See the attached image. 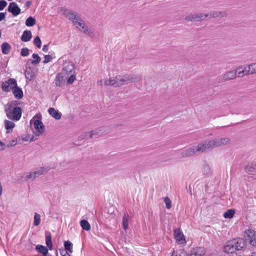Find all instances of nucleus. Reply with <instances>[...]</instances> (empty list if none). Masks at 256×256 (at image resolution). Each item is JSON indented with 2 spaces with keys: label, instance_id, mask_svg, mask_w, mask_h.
Returning a JSON list of instances; mask_svg holds the SVG:
<instances>
[{
  "label": "nucleus",
  "instance_id": "nucleus-1",
  "mask_svg": "<svg viewBox=\"0 0 256 256\" xmlns=\"http://www.w3.org/2000/svg\"><path fill=\"white\" fill-rule=\"evenodd\" d=\"M230 139L228 137L203 141L198 144L197 146H192L189 148L182 150L180 156L182 158H185L195 154L204 153L214 148L227 146L230 143Z\"/></svg>",
  "mask_w": 256,
  "mask_h": 256
},
{
  "label": "nucleus",
  "instance_id": "nucleus-2",
  "mask_svg": "<svg viewBox=\"0 0 256 256\" xmlns=\"http://www.w3.org/2000/svg\"><path fill=\"white\" fill-rule=\"evenodd\" d=\"M246 248V240L242 238H237L228 242L224 247V251L228 254H233Z\"/></svg>",
  "mask_w": 256,
  "mask_h": 256
},
{
  "label": "nucleus",
  "instance_id": "nucleus-3",
  "mask_svg": "<svg viewBox=\"0 0 256 256\" xmlns=\"http://www.w3.org/2000/svg\"><path fill=\"white\" fill-rule=\"evenodd\" d=\"M30 124H34V134L35 136H32L31 140L34 141L38 139L36 136H42L44 134L45 126L42 122V115L40 114H36L30 120Z\"/></svg>",
  "mask_w": 256,
  "mask_h": 256
},
{
  "label": "nucleus",
  "instance_id": "nucleus-4",
  "mask_svg": "<svg viewBox=\"0 0 256 256\" xmlns=\"http://www.w3.org/2000/svg\"><path fill=\"white\" fill-rule=\"evenodd\" d=\"M5 112L6 116L13 120H18L22 116L20 108L14 106L12 103H8L5 106Z\"/></svg>",
  "mask_w": 256,
  "mask_h": 256
},
{
  "label": "nucleus",
  "instance_id": "nucleus-5",
  "mask_svg": "<svg viewBox=\"0 0 256 256\" xmlns=\"http://www.w3.org/2000/svg\"><path fill=\"white\" fill-rule=\"evenodd\" d=\"M118 87L136 81L140 80L142 77L140 76L130 74L116 76Z\"/></svg>",
  "mask_w": 256,
  "mask_h": 256
},
{
  "label": "nucleus",
  "instance_id": "nucleus-6",
  "mask_svg": "<svg viewBox=\"0 0 256 256\" xmlns=\"http://www.w3.org/2000/svg\"><path fill=\"white\" fill-rule=\"evenodd\" d=\"M50 168L48 167H40L34 168L32 171L26 174L25 178L26 180H34L40 176L47 173Z\"/></svg>",
  "mask_w": 256,
  "mask_h": 256
},
{
  "label": "nucleus",
  "instance_id": "nucleus-7",
  "mask_svg": "<svg viewBox=\"0 0 256 256\" xmlns=\"http://www.w3.org/2000/svg\"><path fill=\"white\" fill-rule=\"evenodd\" d=\"M17 82L14 78H10L8 80L5 81L2 83V88L4 92H10L13 90L14 87H16Z\"/></svg>",
  "mask_w": 256,
  "mask_h": 256
},
{
  "label": "nucleus",
  "instance_id": "nucleus-8",
  "mask_svg": "<svg viewBox=\"0 0 256 256\" xmlns=\"http://www.w3.org/2000/svg\"><path fill=\"white\" fill-rule=\"evenodd\" d=\"M74 64L70 62H66L63 64V68L61 74H62L66 77L70 74H74Z\"/></svg>",
  "mask_w": 256,
  "mask_h": 256
},
{
  "label": "nucleus",
  "instance_id": "nucleus-9",
  "mask_svg": "<svg viewBox=\"0 0 256 256\" xmlns=\"http://www.w3.org/2000/svg\"><path fill=\"white\" fill-rule=\"evenodd\" d=\"M250 244L256 247V232L252 229H247L244 231Z\"/></svg>",
  "mask_w": 256,
  "mask_h": 256
},
{
  "label": "nucleus",
  "instance_id": "nucleus-10",
  "mask_svg": "<svg viewBox=\"0 0 256 256\" xmlns=\"http://www.w3.org/2000/svg\"><path fill=\"white\" fill-rule=\"evenodd\" d=\"M61 11L62 14L70 20H74L75 18H78V14L69 9L64 8H61Z\"/></svg>",
  "mask_w": 256,
  "mask_h": 256
},
{
  "label": "nucleus",
  "instance_id": "nucleus-11",
  "mask_svg": "<svg viewBox=\"0 0 256 256\" xmlns=\"http://www.w3.org/2000/svg\"><path fill=\"white\" fill-rule=\"evenodd\" d=\"M228 13L226 11L212 10L208 13L209 20L212 18H223L226 17Z\"/></svg>",
  "mask_w": 256,
  "mask_h": 256
},
{
  "label": "nucleus",
  "instance_id": "nucleus-12",
  "mask_svg": "<svg viewBox=\"0 0 256 256\" xmlns=\"http://www.w3.org/2000/svg\"><path fill=\"white\" fill-rule=\"evenodd\" d=\"M9 12H11L14 16H16L20 14L21 12L20 8L14 2H10L8 8Z\"/></svg>",
  "mask_w": 256,
  "mask_h": 256
},
{
  "label": "nucleus",
  "instance_id": "nucleus-13",
  "mask_svg": "<svg viewBox=\"0 0 256 256\" xmlns=\"http://www.w3.org/2000/svg\"><path fill=\"white\" fill-rule=\"evenodd\" d=\"M205 254V250L204 248H193L190 252L187 254L186 256H202Z\"/></svg>",
  "mask_w": 256,
  "mask_h": 256
},
{
  "label": "nucleus",
  "instance_id": "nucleus-14",
  "mask_svg": "<svg viewBox=\"0 0 256 256\" xmlns=\"http://www.w3.org/2000/svg\"><path fill=\"white\" fill-rule=\"evenodd\" d=\"M67 77L62 74L58 73L55 78V84L56 86L62 87Z\"/></svg>",
  "mask_w": 256,
  "mask_h": 256
},
{
  "label": "nucleus",
  "instance_id": "nucleus-15",
  "mask_svg": "<svg viewBox=\"0 0 256 256\" xmlns=\"http://www.w3.org/2000/svg\"><path fill=\"white\" fill-rule=\"evenodd\" d=\"M174 236L176 241L178 242L180 244L184 242L185 239L184 236L180 229H176L174 230Z\"/></svg>",
  "mask_w": 256,
  "mask_h": 256
},
{
  "label": "nucleus",
  "instance_id": "nucleus-16",
  "mask_svg": "<svg viewBox=\"0 0 256 256\" xmlns=\"http://www.w3.org/2000/svg\"><path fill=\"white\" fill-rule=\"evenodd\" d=\"M236 76V72L234 70H230L226 72L222 76V80L224 81H228L234 80Z\"/></svg>",
  "mask_w": 256,
  "mask_h": 256
},
{
  "label": "nucleus",
  "instance_id": "nucleus-17",
  "mask_svg": "<svg viewBox=\"0 0 256 256\" xmlns=\"http://www.w3.org/2000/svg\"><path fill=\"white\" fill-rule=\"evenodd\" d=\"M104 84L106 86H114L115 87H118V80L116 76L110 78L109 80L105 79L104 80Z\"/></svg>",
  "mask_w": 256,
  "mask_h": 256
},
{
  "label": "nucleus",
  "instance_id": "nucleus-18",
  "mask_svg": "<svg viewBox=\"0 0 256 256\" xmlns=\"http://www.w3.org/2000/svg\"><path fill=\"white\" fill-rule=\"evenodd\" d=\"M246 70L248 69L245 66L238 67L234 70L235 72H236V76L238 78H242L246 74Z\"/></svg>",
  "mask_w": 256,
  "mask_h": 256
},
{
  "label": "nucleus",
  "instance_id": "nucleus-19",
  "mask_svg": "<svg viewBox=\"0 0 256 256\" xmlns=\"http://www.w3.org/2000/svg\"><path fill=\"white\" fill-rule=\"evenodd\" d=\"M246 172L252 174L256 172V162H252L248 164L246 167Z\"/></svg>",
  "mask_w": 256,
  "mask_h": 256
},
{
  "label": "nucleus",
  "instance_id": "nucleus-20",
  "mask_svg": "<svg viewBox=\"0 0 256 256\" xmlns=\"http://www.w3.org/2000/svg\"><path fill=\"white\" fill-rule=\"evenodd\" d=\"M49 114L56 120H58L61 118V114L54 108H50L48 110Z\"/></svg>",
  "mask_w": 256,
  "mask_h": 256
},
{
  "label": "nucleus",
  "instance_id": "nucleus-21",
  "mask_svg": "<svg viewBox=\"0 0 256 256\" xmlns=\"http://www.w3.org/2000/svg\"><path fill=\"white\" fill-rule=\"evenodd\" d=\"M12 90L13 94L16 98L20 99L23 97V92L22 88L17 86Z\"/></svg>",
  "mask_w": 256,
  "mask_h": 256
},
{
  "label": "nucleus",
  "instance_id": "nucleus-22",
  "mask_svg": "<svg viewBox=\"0 0 256 256\" xmlns=\"http://www.w3.org/2000/svg\"><path fill=\"white\" fill-rule=\"evenodd\" d=\"M32 38V32L30 30H25L22 36L21 40L24 42L30 41Z\"/></svg>",
  "mask_w": 256,
  "mask_h": 256
},
{
  "label": "nucleus",
  "instance_id": "nucleus-23",
  "mask_svg": "<svg viewBox=\"0 0 256 256\" xmlns=\"http://www.w3.org/2000/svg\"><path fill=\"white\" fill-rule=\"evenodd\" d=\"M80 30L83 33L88 35L90 38H94V32L90 30L86 24H84L81 28H80Z\"/></svg>",
  "mask_w": 256,
  "mask_h": 256
},
{
  "label": "nucleus",
  "instance_id": "nucleus-24",
  "mask_svg": "<svg viewBox=\"0 0 256 256\" xmlns=\"http://www.w3.org/2000/svg\"><path fill=\"white\" fill-rule=\"evenodd\" d=\"M185 20L188 22H198L197 14H193L186 16Z\"/></svg>",
  "mask_w": 256,
  "mask_h": 256
},
{
  "label": "nucleus",
  "instance_id": "nucleus-25",
  "mask_svg": "<svg viewBox=\"0 0 256 256\" xmlns=\"http://www.w3.org/2000/svg\"><path fill=\"white\" fill-rule=\"evenodd\" d=\"M2 52L4 54H8L10 52V46L6 42H4L1 46Z\"/></svg>",
  "mask_w": 256,
  "mask_h": 256
},
{
  "label": "nucleus",
  "instance_id": "nucleus-26",
  "mask_svg": "<svg viewBox=\"0 0 256 256\" xmlns=\"http://www.w3.org/2000/svg\"><path fill=\"white\" fill-rule=\"evenodd\" d=\"M256 74V63H253L248 66L246 75Z\"/></svg>",
  "mask_w": 256,
  "mask_h": 256
},
{
  "label": "nucleus",
  "instance_id": "nucleus-27",
  "mask_svg": "<svg viewBox=\"0 0 256 256\" xmlns=\"http://www.w3.org/2000/svg\"><path fill=\"white\" fill-rule=\"evenodd\" d=\"M36 250L38 252L42 253L44 256H46L48 252V249L47 248L42 245H38L36 246Z\"/></svg>",
  "mask_w": 256,
  "mask_h": 256
},
{
  "label": "nucleus",
  "instance_id": "nucleus-28",
  "mask_svg": "<svg viewBox=\"0 0 256 256\" xmlns=\"http://www.w3.org/2000/svg\"><path fill=\"white\" fill-rule=\"evenodd\" d=\"M102 130L100 128H98L90 132L89 133H86L85 136H88L89 135L90 138H93L94 136H98L100 133L101 132Z\"/></svg>",
  "mask_w": 256,
  "mask_h": 256
},
{
  "label": "nucleus",
  "instance_id": "nucleus-29",
  "mask_svg": "<svg viewBox=\"0 0 256 256\" xmlns=\"http://www.w3.org/2000/svg\"><path fill=\"white\" fill-rule=\"evenodd\" d=\"M46 244L50 250H51L52 247V237L50 233L46 232Z\"/></svg>",
  "mask_w": 256,
  "mask_h": 256
},
{
  "label": "nucleus",
  "instance_id": "nucleus-30",
  "mask_svg": "<svg viewBox=\"0 0 256 256\" xmlns=\"http://www.w3.org/2000/svg\"><path fill=\"white\" fill-rule=\"evenodd\" d=\"M128 215L124 214L122 218V226L125 230H126L128 227Z\"/></svg>",
  "mask_w": 256,
  "mask_h": 256
},
{
  "label": "nucleus",
  "instance_id": "nucleus-31",
  "mask_svg": "<svg viewBox=\"0 0 256 256\" xmlns=\"http://www.w3.org/2000/svg\"><path fill=\"white\" fill-rule=\"evenodd\" d=\"M80 224L83 230H89L90 229V226L86 220H82L80 222Z\"/></svg>",
  "mask_w": 256,
  "mask_h": 256
},
{
  "label": "nucleus",
  "instance_id": "nucleus-32",
  "mask_svg": "<svg viewBox=\"0 0 256 256\" xmlns=\"http://www.w3.org/2000/svg\"><path fill=\"white\" fill-rule=\"evenodd\" d=\"M4 125L6 128L8 130L6 132H10L9 130L12 129L14 128L15 124L14 122L8 120H4Z\"/></svg>",
  "mask_w": 256,
  "mask_h": 256
},
{
  "label": "nucleus",
  "instance_id": "nucleus-33",
  "mask_svg": "<svg viewBox=\"0 0 256 256\" xmlns=\"http://www.w3.org/2000/svg\"><path fill=\"white\" fill-rule=\"evenodd\" d=\"M198 22L204 21L209 20L208 14L198 13Z\"/></svg>",
  "mask_w": 256,
  "mask_h": 256
},
{
  "label": "nucleus",
  "instance_id": "nucleus-34",
  "mask_svg": "<svg viewBox=\"0 0 256 256\" xmlns=\"http://www.w3.org/2000/svg\"><path fill=\"white\" fill-rule=\"evenodd\" d=\"M64 246L66 251H68L70 253L72 252V244L70 241H65Z\"/></svg>",
  "mask_w": 256,
  "mask_h": 256
},
{
  "label": "nucleus",
  "instance_id": "nucleus-35",
  "mask_svg": "<svg viewBox=\"0 0 256 256\" xmlns=\"http://www.w3.org/2000/svg\"><path fill=\"white\" fill-rule=\"evenodd\" d=\"M32 58L34 59V60H32L31 62L32 64L36 65L40 62L41 58L38 56V54H34L32 55Z\"/></svg>",
  "mask_w": 256,
  "mask_h": 256
},
{
  "label": "nucleus",
  "instance_id": "nucleus-36",
  "mask_svg": "<svg viewBox=\"0 0 256 256\" xmlns=\"http://www.w3.org/2000/svg\"><path fill=\"white\" fill-rule=\"evenodd\" d=\"M235 211L232 209L226 210L224 214V216L226 218H231L234 216Z\"/></svg>",
  "mask_w": 256,
  "mask_h": 256
},
{
  "label": "nucleus",
  "instance_id": "nucleus-37",
  "mask_svg": "<svg viewBox=\"0 0 256 256\" xmlns=\"http://www.w3.org/2000/svg\"><path fill=\"white\" fill-rule=\"evenodd\" d=\"M35 24L36 20L32 16H30L26 20V24L28 26H32Z\"/></svg>",
  "mask_w": 256,
  "mask_h": 256
},
{
  "label": "nucleus",
  "instance_id": "nucleus-38",
  "mask_svg": "<svg viewBox=\"0 0 256 256\" xmlns=\"http://www.w3.org/2000/svg\"><path fill=\"white\" fill-rule=\"evenodd\" d=\"M40 216L37 213H35L34 216V226H37L40 224Z\"/></svg>",
  "mask_w": 256,
  "mask_h": 256
},
{
  "label": "nucleus",
  "instance_id": "nucleus-39",
  "mask_svg": "<svg viewBox=\"0 0 256 256\" xmlns=\"http://www.w3.org/2000/svg\"><path fill=\"white\" fill-rule=\"evenodd\" d=\"M70 76L68 78L66 82L68 84H72L76 79V76L74 74H70Z\"/></svg>",
  "mask_w": 256,
  "mask_h": 256
},
{
  "label": "nucleus",
  "instance_id": "nucleus-40",
  "mask_svg": "<svg viewBox=\"0 0 256 256\" xmlns=\"http://www.w3.org/2000/svg\"><path fill=\"white\" fill-rule=\"evenodd\" d=\"M186 252L184 250H180L179 251L176 252H174L172 254V256H186Z\"/></svg>",
  "mask_w": 256,
  "mask_h": 256
},
{
  "label": "nucleus",
  "instance_id": "nucleus-41",
  "mask_svg": "<svg viewBox=\"0 0 256 256\" xmlns=\"http://www.w3.org/2000/svg\"><path fill=\"white\" fill-rule=\"evenodd\" d=\"M34 44L38 48H40L42 42L39 36H36L34 40Z\"/></svg>",
  "mask_w": 256,
  "mask_h": 256
},
{
  "label": "nucleus",
  "instance_id": "nucleus-42",
  "mask_svg": "<svg viewBox=\"0 0 256 256\" xmlns=\"http://www.w3.org/2000/svg\"><path fill=\"white\" fill-rule=\"evenodd\" d=\"M20 54L23 56H26L29 55V50L27 48H22L21 50Z\"/></svg>",
  "mask_w": 256,
  "mask_h": 256
},
{
  "label": "nucleus",
  "instance_id": "nucleus-43",
  "mask_svg": "<svg viewBox=\"0 0 256 256\" xmlns=\"http://www.w3.org/2000/svg\"><path fill=\"white\" fill-rule=\"evenodd\" d=\"M164 202L166 204V208L168 209H170L172 206H171V200L168 197H166L164 198Z\"/></svg>",
  "mask_w": 256,
  "mask_h": 256
},
{
  "label": "nucleus",
  "instance_id": "nucleus-44",
  "mask_svg": "<svg viewBox=\"0 0 256 256\" xmlns=\"http://www.w3.org/2000/svg\"><path fill=\"white\" fill-rule=\"evenodd\" d=\"M17 144V140L16 139L12 140L10 141L7 144H6V147L10 148V147H13L15 146Z\"/></svg>",
  "mask_w": 256,
  "mask_h": 256
},
{
  "label": "nucleus",
  "instance_id": "nucleus-45",
  "mask_svg": "<svg viewBox=\"0 0 256 256\" xmlns=\"http://www.w3.org/2000/svg\"><path fill=\"white\" fill-rule=\"evenodd\" d=\"M202 172L204 174H208L210 172V168L207 165L205 164L202 167Z\"/></svg>",
  "mask_w": 256,
  "mask_h": 256
},
{
  "label": "nucleus",
  "instance_id": "nucleus-46",
  "mask_svg": "<svg viewBox=\"0 0 256 256\" xmlns=\"http://www.w3.org/2000/svg\"><path fill=\"white\" fill-rule=\"evenodd\" d=\"M7 2L4 0H2L0 1V10H2L6 6Z\"/></svg>",
  "mask_w": 256,
  "mask_h": 256
},
{
  "label": "nucleus",
  "instance_id": "nucleus-47",
  "mask_svg": "<svg viewBox=\"0 0 256 256\" xmlns=\"http://www.w3.org/2000/svg\"><path fill=\"white\" fill-rule=\"evenodd\" d=\"M52 59V57L50 55H45L44 60L43 62L44 64H46L50 62Z\"/></svg>",
  "mask_w": 256,
  "mask_h": 256
},
{
  "label": "nucleus",
  "instance_id": "nucleus-48",
  "mask_svg": "<svg viewBox=\"0 0 256 256\" xmlns=\"http://www.w3.org/2000/svg\"><path fill=\"white\" fill-rule=\"evenodd\" d=\"M82 18H80V16H78V18H75L74 20H72V22L73 23V24L75 26L76 28H78V26H77V24L79 22V21Z\"/></svg>",
  "mask_w": 256,
  "mask_h": 256
},
{
  "label": "nucleus",
  "instance_id": "nucleus-49",
  "mask_svg": "<svg viewBox=\"0 0 256 256\" xmlns=\"http://www.w3.org/2000/svg\"><path fill=\"white\" fill-rule=\"evenodd\" d=\"M60 253L62 256H71L68 252L64 250H60Z\"/></svg>",
  "mask_w": 256,
  "mask_h": 256
},
{
  "label": "nucleus",
  "instance_id": "nucleus-50",
  "mask_svg": "<svg viewBox=\"0 0 256 256\" xmlns=\"http://www.w3.org/2000/svg\"><path fill=\"white\" fill-rule=\"evenodd\" d=\"M85 24L84 22L81 19L77 24V26H78V28L80 29V28H81Z\"/></svg>",
  "mask_w": 256,
  "mask_h": 256
},
{
  "label": "nucleus",
  "instance_id": "nucleus-51",
  "mask_svg": "<svg viewBox=\"0 0 256 256\" xmlns=\"http://www.w3.org/2000/svg\"><path fill=\"white\" fill-rule=\"evenodd\" d=\"M48 48H49L48 45L46 44V45L44 46L42 50L44 52H46L48 50Z\"/></svg>",
  "mask_w": 256,
  "mask_h": 256
},
{
  "label": "nucleus",
  "instance_id": "nucleus-52",
  "mask_svg": "<svg viewBox=\"0 0 256 256\" xmlns=\"http://www.w3.org/2000/svg\"><path fill=\"white\" fill-rule=\"evenodd\" d=\"M6 144L0 141V150H2L5 148Z\"/></svg>",
  "mask_w": 256,
  "mask_h": 256
},
{
  "label": "nucleus",
  "instance_id": "nucleus-53",
  "mask_svg": "<svg viewBox=\"0 0 256 256\" xmlns=\"http://www.w3.org/2000/svg\"><path fill=\"white\" fill-rule=\"evenodd\" d=\"M230 113L232 114H238L240 113V110H232L230 111Z\"/></svg>",
  "mask_w": 256,
  "mask_h": 256
},
{
  "label": "nucleus",
  "instance_id": "nucleus-54",
  "mask_svg": "<svg viewBox=\"0 0 256 256\" xmlns=\"http://www.w3.org/2000/svg\"><path fill=\"white\" fill-rule=\"evenodd\" d=\"M5 18V14L4 12H0V22L2 20Z\"/></svg>",
  "mask_w": 256,
  "mask_h": 256
},
{
  "label": "nucleus",
  "instance_id": "nucleus-55",
  "mask_svg": "<svg viewBox=\"0 0 256 256\" xmlns=\"http://www.w3.org/2000/svg\"><path fill=\"white\" fill-rule=\"evenodd\" d=\"M32 4V2H30V1H28L26 3V8H29L30 6Z\"/></svg>",
  "mask_w": 256,
  "mask_h": 256
},
{
  "label": "nucleus",
  "instance_id": "nucleus-56",
  "mask_svg": "<svg viewBox=\"0 0 256 256\" xmlns=\"http://www.w3.org/2000/svg\"><path fill=\"white\" fill-rule=\"evenodd\" d=\"M251 256H256V252H252Z\"/></svg>",
  "mask_w": 256,
  "mask_h": 256
},
{
  "label": "nucleus",
  "instance_id": "nucleus-57",
  "mask_svg": "<svg viewBox=\"0 0 256 256\" xmlns=\"http://www.w3.org/2000/svg\"><path fill=\"white\" fill-rule=\"evenodd\" d=\"M102 82V80H100V82H98V84H101Z\"/></svg>",
  "mask_w": 256,
  "mask_h": 256
}]
</instances>
